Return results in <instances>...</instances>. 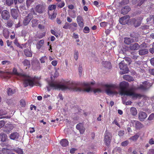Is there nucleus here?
<instances>
[{"mask_svg": "<svg viewBox=\"0 0 154 154\" xmlns=\"http://www.w3.org/2000/svg\"><path fill=\"white\" fill-rule=\"evenodd\" d=\"M13 127L11 124H7L2 128V130L4 131L7 133H9L13 129Z\"/></svg>", "mask_w": 154, "mask_h": 154, "instance_id": "12", "label": "nucleus"}, {"mask_svg": "<svg viewBox=\"0 0 154 154\" xmlns=\"http://www.w3.org/2000/svg\"><path fill=\"white\" fill-rule=\"evenodd\" d=\"M56 6L55 5H50L48 7V10L49 11H52L56 9Z\"/></svg>", "mask_w": 154, "mask_h": 154, "instance_id": "39", "label": "nucleus"}, {"mask_svg": "<svg viewBox=\"0 0 154 154\" xmlns=\"http://www.w3.org/2000/svg\"><path fill=\"white\" fill-rule=\"evenodd\" d=\"M7 92L8 95H11L16 92V91L15 89L9 88H8Z\"/></svg>", "mask_w": 154, "mask_h": 154, "instance_id": "27", "label": "nucleus"}, {"mask_svg": "<svg viewBox=\"0 0 154 154\" xmlns=\"http://www.w3.org/2000/svg\"><path fill=\"white\" fill-rule=\"evenodd\" d=\"M128 87V82L124 81L121 82L120 84V94L121 95H126L132 97L133 98H137L139 96V94H136L134 92V90L133 88H131L126 90Z\"/></svg>", "mask_w": 154, "mask_h": 154, "instance_id": "3", "label": "nucleus"}, {"mask_svg": "<svg viewBox=\"0 0 154 154\" xmlns=\"http://www.w3.org/2000/svg\"><path fill=\"white\" fill-rule=\"evenodd\" d=\"M119 68L124 72V73H127L128 71V68L127 67V65L125 63L124 61H122L119 64Z\"/></svg>", "mask_w": 154, "mask_h": 154, "instance_id": "13", "label": "nucleus"}, {"mask_svg": "<svg viewBox=\"0 0 154 154\" xmlns=\"http://www.w3.org/2000/svg\"><path fill=\"white\" fill-rule=\"evenodd\" d=\"M131 122L133 126L135 125L136 128L137 129H140L143 127V125L138 121L133 120L131 121Z\"/></svg>", "mask_w": 154, "mask_h": 154, "instance_id": "16", "label": "nucleus"}, {"mask_svg": "<svg viewBox=\"0 0 154 154\" xmlns=\"http://www.w3.org/2000/svg\"><path fill=\"white\" fill-rule=\"evenodd\" d=\"M138 41V40L136 39H134L133 38L126 37L124 38V42L126 44L130 45L131 43L134 42H137Z\"/></svg>", "mask_w": 154, "mask_h": 154, "instance_id": "14", "label": "nucleus"}, {"mask_svg": "<svg viewBox=\"0 0 154 154\" xmlns=\"http://www.w3.org/2000/svg\"><path fill=\"white\" fill-rule=\"evenodd\" d=\"M5 124V123L3 121H0V128L2 127Z\"/></svg>", "mask_w": 154, "mask_h": 154, "instance_id": "62", "label": "nucleus"}, {"mask_svg": "<svg viewBox=\"0 0 154 154\" xmlns=\"http://www.w3.org/2000/svg\"><path fill=\"white\" fill-rule=\"evenodd\" d=\"M6 114L5 112H3L2 110H0V119L5 118V117L2 116Z\"/></svg>", "mask_w": 154, "mask_h": 154, "instance_id": "43", "label": "nucleus"}, {"mask_svg": "<svg viewBox=\"0 0 154 154\" xmlns=\"http://www.w3.org/2000/svg\"><path fill=\"white\" fill-rule=\"evenodd\" d=\"M83 125L82 123H79L77 124L76 126V128L78 130L81 129L82 127H83Z\"/></svg>", "mask_w": 154, "mask_h": 154, "instance_id": "47", "label": "nucleus"}, {"mask_svg": "<svg viewBox=\"0 0 154 154\" xmlns=\"http://www.w3.org/2000/svg\"><path fill=\"white\" fill-rule=\"evenodd\" d=\"M47 57L46 56L42 57L40 59L41 63H44L47 60Z\"/></svg>", "mask_w": 154, "mask_h": 154, "instance_id": "41", "label": "nucleus"}, {"mask_svg": "<svg viewBox=\"0 0 154 154\" xmlns=\"http://www.w3.org/2000/svg\"><path fill=\"white\" fill-rule=\"evenodd\" d=\"M33 17V16L32 13L29 14L27 16H26L24 18L23 21V24L24 26L27 25Z\"/></svg>", "mask_w": 154, "mask_h": 154, "instance_id": "8", "label": "nucleus"}, {"mask_svg": "<svg viewBox=\"0 0 154 154\" xmlns=\"http://www.w3.org/2000/svg\"><path fill=\"white\" fill-rule=\"evenodd\" d=\"M13 72L14 74L16 75L17 78L19 80H22L23 81V85L25 87L28 86L32 87L34 85L37 86H41V84L38 81L35 80V77H31L29 75L19 74L17 72V70L15 68L13 69Z\"/></svg>", "mask_w": 154, "mask_h": 154, "instance_id": "2", "label": "nucleus"}, {"mask_svg": "<svg viewBox=\"0 0 154 154\" xmlns=\"http://www.w3.org/2000/svg\"><path fill=\"white\" fill-rule=\"evenodd\" d=\"M22 63L24 66H27L28 67H30V62L29 60L26 59H25L23 62Z\"/></svg>", "mask_w": 154, "mask_h": 154, "instance_id": "30", "label": "nucleus"}, {"mask_svg": "<svg viewBox=\"0 0 154 154\" xmlns=\"http://www.w3.org/2000/svg\"><path fill=\"white\" fill-rule=\"evenodd\" d=\"M71 24H69L68 23L66 22L65 23V25L63 27V28L65 29H67L68 28H70V25Z\"/></svg>", "mask_w": 154, "mask_h": 154, "instance_id": "45", "label": "nucleus"}, {"mask_svg": "<svg viewBox=\"0 0 154 154\" xmlns=\"http://www.w3.org/2000/svg\"><path fill=\"white\" fill-rule=\"evenodd\" d=\"M139 137V134L138 133H137L131 137L130 139L133 141H136L137 140Z\"/></svg>", "mask_w": 154, "mask_h": 154, "instance_id": "31", "label": "nucleus"}, {"mask_svg": "<svg viewBox=\"0 0 154 154\" xmlns=\"http://www.w3.org/2000/svg\"><path fill=\"white\" fill-rule=\"evenodd\" d=\"M31 23L32 26L33 27H35L37 26L38 24V20L36 19H33L32 20Z\"/></svg>", "mask_w": 154, "mask_h": 154, "instance_id": "29", "label": "nucleus"}, {"mask_svg": "<svg viewBox=\"0 0 154 154\" xmlns=\"http://www.w3.org/2000/svg\"><path fill=\"white\" fill-rule=\"evenodd\" d=\"M147 117V115L145 112L140 111L138 113V119L141 121H144Z\"/></svg>", "mask_w": 154, "mask_h": 154, "instance_id": "15", "label": "nucleus"}, {"mask_svg": "<svg viewBox=\"0 0 154 154\" xmlns=\"http://www.w3.org/2000/svg\"><path fill=\"white\" fill-rule=\"evenodd\" d=\"M1 16L3 19L8 20L10 17L9 12L6 10H4L1 12Z\"/></svg>", "mask_w": 154, "mask_h": 154, "instance_id": "11", "label": "nucleus"}, {"mask_svg": "<svg viewBox=\"0 0 154 154\" xmlns=\"http://www.w3.org/2000/svg\"><path fill=\"white\" fill-rule=\"evenodd\" d=\"M131 10L128 6H126L123 7L121 9V13L124 15L127 14Z\"/></svg>", "mask_w": 154, "mask_h": 154, "instance_id": "17", "label": "nucleus"}, {"mask_svg": "<svg viewBox=\"0 0 154 154\" xmlns=\"http://www.w3.org/2000/svg\"><path fill=\"white\" fill-rule=\"evenodd\" d=\"M3 33L4 37L8 38L9 37V32L7 30H5L3 31Z\"/></svg>", "mask_w": 154, "mask_h": 154, "instance_id": "33", "label": "nucleus"}, {"mask_svg": "<svg viewBox=\"0 0 154 154\" xmlns=\"http://www.w3.org/2000/svg\"><path fill=\"white\" fill-rule=\"evenodd\" d=\"M90 29L89 27L88 26H85L84 27L83 29V31L84 33H87L89 32Z\"/></svg>", "mask_w": 154, "mask_h": 154, "instance_id": "46", "label": "nucleus"}, {"mask_svg": "<svg viewBox=\"0 0 154 154\" xmlns=\"http://www.w3.org/2000/svg\"><path fill=\"white\" fill-rule=\"evenodd\" d=\"M48 13L49 15V17L51 19L53 20L56 17L57 14H55L53 13L52 14H50L49 11H48Z\"/></svg>", "mask_w": 154, "mask_h": 154, "instance_id": "34", "label": "nucleus"}, {"mask_svg": "<svg viewBox=\"0 0 154 154\" xmlns=\"http://www.w3.org/2000/svg\"><path fill=\"white\" fill-rule=\"evenodd\" d=\"M79 75L80 76L82 75V66L80 65L79 66Z\"/></svg>", "mask_w": 154, "mask_h": 154, "instance_id": "56", "label": "nucleus"}, {"mask_svg": "<svg viewBox=\"0 0 154 154\" xmlns=\"http://www.w3.org/2000/svg\"><path fill=\"white\" fill-rule=\"evenodd\" d=\"M153 4L151 3H149L148 6V8L150 10L152 9L153 6Z\"/></svg>", "mask_w": 154, "mask_h": 154, "instance_id": "61", "label": "nucleus"}, {"mask_svg": "<svg viewBox=\"0 0 154 154\" xmlns=\"http://www.w3.org/2000/svg\"><path fill=\"white\" fill-rule=\"evenodd\" d=\"M25 55L27 57H31L32 55V53L30 50L26 49L24 50Z\"/></svg>", "mask_w": 154, "mask_h": 154, "instance_id": "23", "label": "nucleus"}, {"mask_svg": "<svg viewBox=\"0 0 154 154\" xmlns=\"http://www.w3.org/2000/svg\"><path fill=\"white\" fill-rule=\"evenodd\" d=\"M123 78L125 80L130 82L133 81L132 78L128 75H125L123 76Z\"/></svg>", "mask_w": 154, "mask_h": 154, "instance_id": "32", "label": "nucleus"}, {"mask_svg": "<svg viewBox=\"0 0 154 154\" xmlns=\"http://www.w3.org/2000/svg\"><path fill=\"white\" fill-rule=\"evenodd\" d=\"M93 91L94 93H99L102 92V90L100 88L94 89H93Z\"/></svg>", "mask_w": 154, "mask_h": 154, "instance_id": "51", "label": "nucleus"}, {"mask_svg": "<svg viewBox=\"0 0 154 154\" xmlns=\"http://www.w3.org/2000/svg\"><path fill=\"white\" fill-rule=\"evenodd\" d=\"M104 66L105 67L109 68L110 66V63L109 62L106 61L103 63Z\"/></svg>", "mask_w": 154, "mask_h": 154, "instance_id": "42", "label": "nucleus"}, {"mask_svg": "<svg viewBox=\"0 0 154 154\" xmlns=\"http://www.w3.org/2000/svg\"><path fill=\"white\" fill-rule=\"evenodd\" d=\"M154 119V113H152L148 117V119L149 120L151 121Z\"/></svg>", "mask_w": 154, "mask_h": 154, "instance_id": "48", "label": "nucleus"}, {"mask_svg": "<svg viewBox=\"0 0 154 154\" xmlns=\"http://www.w3.org/2000/svg\"><path fill=\"white\" fill-rule=\"evenodd\" d=\"M45 6L42 4H38L36 5L34 9L32 8L31 9V12L33 15H36V12L41 14L43 13L45 11Z\"/></svg>", "mask_w": 154, "mask_h": 154, "instance_id": "5", "label": "nucleus"}, {"mask_svg": "<svg viewBox=\"0 0 154 154\" xmlns=\"http://www.w3.org/2000/svg\"><path fill=\"white\" fill-rule=\"evenodd\" d=\"M148 52V50L147 49H144L139 50V54L140 55H143L147 54Z\"/></svg>", "mask_w": 154, "mask_h": 154, "instance_id": "24", "label": "nucleus"}, {"mask_svg": "<svg viewBox=\"0 0 154 154\" xmlns=\"http://www.w3.org/2000/svg\"><path fill=\"white\" fill-rule=\"evenodd\" d=\"M9 150L7 149L3 148L2 149L1 154H8Z\"/></svg>", "mask_w": 154, "mask_h": 154, "instance_id": "40", "label": "nucleus"}, {"mask_svg": "<svg viewBox=\"0 0 154 154\" xmlns=\"http://www.w3.org/2000/svg\"><path fill=\"white\" fill-rule=\"evenodd\" d=\"M11 14L14 19H17L18 17L17 10L15 9H12L11 10Z\"/></svg>", "mask_w": 154, "mask_h": 154, "instance_id": "21", "label": "nucleus"}, {"mask_svg": "<svg viewBox=\"0 0 154 154\" xmlns=\"http://www.w3.org/2000/svg\"><path fill=\"white\" fill-rule=\"evenodd\" d=\"M3 75L6 78H9L11 77L9 73L8 72L6 73H3L2 72H0V75Z\"/></svg>", "mask_w": 154, "mask_h": 154, "instance_id": "35", "label": "nucleus"}, {"mask_svg": "<svg viewBox=\"0 0 154 154\" xmlns=\"http://www.w3.org/2000/svg\"><path fill=\"white\" fill-rule=\"evenodd\" d=\"M107 23L105 22H102L100 23L101 27H104L107 26Z\"/></svg>", "mask_w": 154, "mask_h": 154, "instance_id": "54", "label": "nucleus"}, {"mask_svg": "<svg viewBox=\"0 0 154 154\" xmlns=\"http://www.w3.org/2000/svg\"><path fill=\"white\" fill-rule=\"evenodd\" d=\"M128 23L129 25H133L135 27H137L140 25L141 22L139 19L132 18L129 19Z\"/></svg>", "mask_w": 154, "mask_h": 154, "instance_id": "6", "label": "nucleus"}, {"mask_svg": "<svg viewBox=\"0 0 154 154\" xmlns=\"http://www.w3.org/2000/svg\"><path fill=\"white\" fill-rule=\"evenodd\" d=\"M7 26L9 27H11L14 24V23L13 21L11 20H8L7 23Z\"/></svg>", "mask_w": 154, "mask_h": 154, "instance_id": "37", "label": "nucleus"}, {"mask_svg": "<svg viewBox=\"0 0 154 154\" xmlns=\"http://www.w3.org/2000/svg\"><path fill=\"white\" fill-rule=\"evenodd\" d=\"M130 18V17L128 15L124 16L119 19V23L122 25H125L127 24L129 25Z\"/></svg>", "mask_w": 154, "mask_h": 154, "instance_id": "7", "label": "nucleus"}, {"mask_svg": "<svg viewBox=\"0 0 154 154\" xmlns=\"http://www.w3.org/2000/svg\"><path fill=\"white\" fill-rule=\"evenodd\" d=\"M5 1L6 4L8 6H11L14 3V0H5Z\"/></svg>", "mask_w": 154, "mask_h": 154, "instance_id": "36", "label": "nucleus"}, {"mask_svg": "<svg viewBox=\"0 0 154 154\" xmlns=\"http://www.w3.org/2000/svg\"><path fill=\"white\" fill-rule=\"evenodd\" d=\"M79 57V53L77 51H75L74 54V58L76 60L78 59Z\"/></svg>", "mask_w": 154, "mask_h": 154, "instance_id": "55", "label": "nucleus"}, {"mask_svg": "<svg viewBox=\"0 0 154 154\" xmlns=\"http://www.w3.org/2000/svg\"><path fill=\"white\" fill-rule=\"evenodd\" d=\"M11 63L8 60H4L2 62V65H8Z\"/></svg>", "mask_w": 154, "mask_h": 154, "instance_id": "50", "label": "nucleus"}, {"mask_svg": "<svg viewBox=\"0 0 154 154\" xmlns=\"http://www.w3.org/2000/svg\"><path fill=\"white\" fill-rule=\"evenodd\" d=\"M14 43L18 47L21 48H22V46L20 45L19 43L18 42V41L17 39H15L14 42Z\"/></svg>", "mask_w": 154, "mask_h": 154, "instance_id": "53", "label": "nucleus"}, {"mask_svg": "<svg viewBox=\"0 0 154 154\" xmlns=\"http://www.w3.org/2000/svg\"><path fill=\"white\" fill-rule=\"evenodd\" d=\"M49 85L54 89L59 90H64L68 89L76 91H82L88 92L91 90L89 84L87 83L84 84V86L87 88L84 89L78 87V84L75 82L68 81H64L60 83H58L57 82H52L49 83Z\"/></svg>", "mask_w": 154, "mask_h": 154, "instance_id": "1", "label": "nucleus"}, {"mask_svg": "<svg viewBox=\"0 0 154 154\" xmlns=\"http://www.w3.org/2000/svg\"><path fill=\"white\" fill-rule=\"evenodd\" d=\"M65 5V3L64 2H62L60 3H59L58 5V6L60 8H62Z\"/></svg>", "mask_w": 154, "mask_h": 154, "instance_id": "58", "label": "nucleus"}, {"mask_svg": "<svg viewBox=\"0 0 154 154\" xmlns=\"http://www.w3.org/2000/svg\"><path fill=\"white\" fill-rule=\"evenodd\" d=\"M112 136L111 134L109 133L105 134L104 141L106 145L108 146L111 142Z\"/></svg>", "mask_w": 154, "mask_h": 154, "instance_id": "10", "label": "nucleus"}, {"mask_svg": "<svg viewBox=\"0 0 154 154\" xmlns=\"http://www.w3.org/2000/svg\"><path fill=\"white\" fill-rule=\"evenodd\" d=\"M17 152L19 154H23V151L22 149H18L17 150Z\"/></svg>", "mask_w": 154, "mask_h": 154, "instance_id": "64", "label": "nucleus"}, {"mask_svg": "<svg viewBox=\"0 0 154 154\" xmlns=\"http://www.w3.org/2000/svg\"><path fill=\"white\" fill-rule=\"evenodd\" d=\"M44 42V41L43 40H41L39 41L37 43L36 45V47L38 49H40L43 45Z\"/></svg>", "mask_w": 154, "mask_h": 154, "instance_id": "28", "label": "nucleus"}, {"mask_svg": "<svg viewBox=\"0 0 154 154\" xmlns=\"http://www.w3.org/2000/svg\"><path fill=\"white\" fill-rule=\"evenodd\" d=\"M146 21L148 24H150L151 25L154 24V15H150L146 19Z\"/></svg>", "mask_w": 154, "mask_h": 154, "instance_id": "20", "label": "nucleus"}, {"mask_svg": "<svg viewBox=\"0 0 154 154\" xmlns=\"http://www.w3.org/2000/svg\"><path fill=\"white\" fill-rule=\"evenodd\" d=\"M139 88L141 89H142L143 90H146V87H145L143 86V85L142 84L140 85L139 87Z\"/></svg>", "mask_w": 154, "mask_h": 154, "instance_id": "63", "label": "nucleus"}, {"mask_svg": "<svg viewBox=\"0 0 154 154\" xmlns=\"http://www.w3.org/2000/svg\"><path fill=\"white\" fill-rule=\"evenodd\" d=\"M60 143L63 146L65 147L68 145L69 142L66 139H63L60 141Z\"/></svg>", "mask_w": 154, "mask_h": 154, "instance_id": "22", "label": "nucleus"}, {"mask_svg": "<svg viewBox=\"0 0 154 154\" xmlns=\"http://www.w3.org/2000/svg\"><path fill=\"white\" fill-rule=\"evenodd\" d=\"M77 22L79 25L81 27H83L84 26L83 19L80 16H79L77 17Z\"/></svg>", "mask_w": 154, "mask_h": 154, "instance_id": "18", "label": "nucleus"}, {"mask_svg": "<svg viewBox=\"0 0 154 154\" xmlns=\"http://www.w3.org/2000/svg\"><path fill=\"white\" fill-rule=\"evenodd\" d=\"M1 140L2 142L6 141L7 139V135L3 133H1L0 134Z\"/></svg>", "mask_w": 154, "mask_h": 154, "instance_id": "25", "label": "nucleus"}, {"mask_svg": "<svg viewBox=\"0 0 154 154\" xmlns=\"http://www.w3.org/2000/svg\"><path fill=\"white\" fill-rule=\"evenodd\" d=\"M124 134V131H121L119 132L118 135L120 137L122 136Z\"/></svg>", "mask_w": 154, "mask_h": 154, "instance_id": "57", "label": "nucleus"}, {"mask_svg": "<svg viewBox=\"0 0 154 154\" xmlns=\"http://www.w3.org/2000/svg\"><path fill=\"white\" fill-rule=\"evenodd\" d=\"M33 2L32 0H27L26 1V4L28 8L31 4Z\"/></svg>", "mask_w": 154, "mask_h": 154, "instance_id": "44", "label": "nucleus"}, {"mask_svg": "<svg viewBox=\"0 0 154 154\" xmlns=\"http://www.w3.org/2000/svg\"><path fill=\"white\" fill-rule=\"evenodd\" d=\"M128 140H125L121 143V145L122 146H125L128 145Z\"/></svg>", "mask_w": 154, "mask_h": 154, "instance_id": "49", "label": "nucleus"}, {"mask_svg": "<svg viewBox=\"0 0 154 154\" xmlns=\"http://www.w3.org/2000/svg\"><path fill=\"white\" fill-rule=\"evenodd\" d=\"M130 112L133 116H135L137 114V110L134 107H132L130 108Z\"/></svg>", "mask_w": 154, "mask_h": 154, "instance_id": "26", "label": "nucleus"}, {"mask_svg": "<svg viewBox=\"0 0 154 154\" xmlns=\"http://www.w3.org/2000/svg\"><path fill=\"white\" fill-rule=\"evenodd\" d=\"M102 87L105 88L106 93L109 95L112 94L117 95L118 93L115 90L118 88V86L114 84H105L103 85Z\"/></svg>", "mask_w": 154, "mask_h": 154, "instance_id": "4", "label": "nucleus"}, {"mask_svg": "<svg viewBox=\"0 0 154 154\" xmlns=\"http://www.w3.org/2000/svg\"><path fill=\"white\" fill-rule=\"evenodd\" d=\"M141 0H133L132 1V3L133 4L136 5L137 6H138V4L140 2Z\"/></svg>", "mask_w": 154, "mask_h": 154, "instance_id": "52", "label": "nucleus"}, {"mask_svg": "<svg viewBox=\"0 0 154 154\" xmlns=\"http://www.w3.org/2000/svg\"><path fill=\"white\" fill-rule=\"evenodd\" d=\"M147 154H154V149H152L149 150Z\"/></svg>", "mask_w": 154, "mask_h": 154, "instance_id": "60", "label": "nucleus"}, {"mask_svg": "<svg viewBox=\"0 0 154 154\" xmlns=\"http://www.w3.org/2000/svg\"><path fill=\"white\" fill-rule=\"evenodd\" d=\"M19 135L17 132H13L11 133L9 136L10 138L13 140H16L18 139Z\"/></svg>", "mask_w": 154, "mask_h": 154, "instance_id": "19", "label": "nucleus"}, {"mask_svg": "<svg viewBox=\"0 0 154 154\" xmlns=\"http://www.w3.org/2000/svg\"><path fill=\"white\" fill-rule=\"evenodd\" d=\"M145 44V43H143L140 45L137 43H135L131 44L129 47V48L132 51L137 50L140 48V46L143 45V46Z\"/></svg>", "mask_w": 154, "mask_h": 154, "instance_id": "9", "label": "nucleus"}, {"mask_svg": "<svg viewBox=\"0 0 154 154\" xmlns=\"http://www.w3.org/2000/svg\"><path fill=\"white\" fill-rule=\"evenodd\" d=\"M20 105L22 107H24L26 105V103L24 99H22L20 101Z\"/></svg>", "mask_w": 154, "mask_h": 154, "instance_id": "38", "label": "nucleus"}, {"mask_svg": "<svg viewBox=\"0 0 154 154\" xmlns=\"http://www.w3.org/2000/svg\"><path fill=\"white\" fill-rule=\"evenodd\" d=\"M24 0H14V2L15 4L16 5L17 3V2L19 3H22L23 2Z\"/></svg>", "mask_w": 154, "mask_h": 154, "instance_id": "59", "label": "nucleus"}]
</instances>
